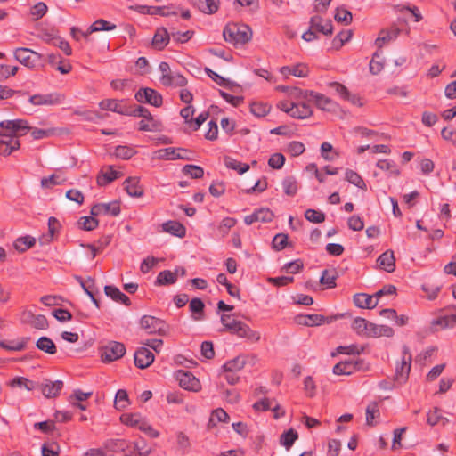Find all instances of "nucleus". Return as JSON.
Here are the masks:
<instances>
[{"label": "nucleus", "instance_id": "nucleus-1", "mask_svg": "<svg viewBox=\"0 0 456 456\" xmlns=\"http://www.w3.org/2000/svg\"><path fill=\"white\" fill-rule=\"evenodd\" d=\"M224 326L222 331L229 332L240 338H247L251 342H258L260 340V333L253 330L245 322L232 318L231 314H223L220 318Z\"/></svg>", "mask_w": 456, "mask_h": 456}, {"label": "nucleus", "instance_id": "nucleus-2", "mask_svg": "<svg viewBox=\"0 0 456 456\" xmlns=\"http://www.w3.org/2000/svg\"><path fill=\"white\" fill-rule=\"evenodd\" d=\"M223 37L233 45H245L251 40L252 30L245 24L228 23L224 28Z\"/></svg>", "mask_w": 456, "mask_h": 456}, {"label": "nucleus", "instance_id": "nucleus-3", "mask_svg": "<svg viewBox=\"0 0 456 456\" xmlns=\"http://www.w3.org/2000/svg\"><path fill=\"white\" fill-rule=\"evenodd\" d=\"M2 132L0 136L8 140L18 139V137L27 134L31 127L26 119L4 120L0 122Z\"/></svg>", "mask_w": 456, "mask_h": 456}, {"label": "nucleus", "instance_id": "nucleus-4", "mask_svg": "<svg viewBox=\"0 0 456 456\" xmlns=\"http://www.w3.org/2000/svg\"><path fill=\"white\" fill-rule=\"evenodd\" d=\"M140 327L145 330L148 335L167 336L170 331V326L162 319L152 315H143L140 319Z\"/></svg>", "mask_w": 456, "mask_h": 456}, {"label": "nucleus", "instance_id": "nucleus-5", "mask_svg": "<svg viewBox=\"0 0 456 456\" xmlns=\"http://www.w3.org/2000/svg\"><path fill=\"white\" fill-rule=\"evenodd\" d=\"M13 55L16 61L29 69L37 68L43 58L39 53L26 47L15 49Z\"/></svg>", "mask_w": 456, "mask_h": 456}, {"label": "nucleus", "instance_id": "nucleus-6", "mask_svg": "<svg viewBox=\"0 0 456 456\" xmlns=\"http://www.w3.org/2000/svg\"><path fill=\"white\" fill-rule=\"evenodd\" d=\"M411 364V354L408 346H403L401 362L395 367V380L398 384L404 383L409 377Z\"/></svg>", "mask_w": 456, "mask_h": 456}, {"label": "nucleus", "instance_id": "nucleus-7", "mask_svg": "<svg viewBox=\"0 0 456 456\" xmlns=\"http://www.w3.org/2000/svg\"><path fill=\"white\" fill-rule=\"evenodd\" d=\"M126 354L125 345L121 342L110 341L101 350L103 362H110L120 359Z\"/></svg>", "mask_w": 456, "mask_h": 456}, {"label": "nucleus", "instance_id": "nucleus-8", "mask_svg": "<svg viewBox=\"0 0 456 456\" xmlns=\"http://www.w3.org/2000/svg\"><path fill=\"white\" fill-rule=\"evenodd\" d=\"M366 366L362 359L348 360L340 362L333 367V373L336 375H351L357 370H365Z\"/></svg>", "mask_w": 456, "mask_h": 456}, {"label": "nucleus", "instance_id": "nucleus-9", "mask_svg": "<svg viewBox=\"0 0 456 456\" xmlns=\"http://www.w3.org/2000/svg\"><path fill=\"white\" fill-rule=\"evenodd\" d=\"M134 98L138 102L148 103L154 107H160L163 104L162 95L150 87L139 89L135 93Z\"/></svg>", "mask_w": 456, "mask_h": 456}, {"label": "nucleus", "instance_id": "nucleus-10", "mask_svg": "<svg viewBox=\"0 0 456 456\" xmlns=\"http://www.w3.org/2000/svg\"><path fill=\"white\" fill-rule=\"evenodd\" d=\"M294 90L298 91L304 98L310 96L314 101L316 106L322 110L332 111L336 108V103L322 94L308 90L302 91L297 88H294Z\"/></svg>", "mask_w": 456, "mask_h": 456}, {"label": "nucleus", "instance_id": "nucleus-11", "mask_svg": "<svg viewBox=\"0 0 456 456\" xmlns=\"http://www.w3.org/2000/svg\"><path fill=\"white\" fill-rule=\"evenodd\" d=\"M175 379L178 380L180 387L186 390L198 391L200 388L199 379L188 370H177L175 372Z\"/></svg>", "mask_w": 456, "mask_h": 456}, {"label": "nucleus", "instance_id": "nucleus-12", "mask_svg": "<svg viewBox=\"0 0 456 456\" xmlns=\"http://www.w3.org/2000/svg\"><path fill=\"white\" fill-rule=\"evenodd\" d=\"M120 213V205L119 201H112L110 203H100L94 204L90 210V214L92 216H100L102 214L110 215L112 216H117Z\"/></svg>", "mask_w": 456, "mask_h": 456}, {"label": "nucleus", "instance_id": "nucleus-13", "mask_svg": "<svg viewBox=\"0 0 456 456\" xmlns=\"http://www.w3.org/2000/svg\"><path fill=\"white\" fill-rule=\"evenodd\" d=\"M153 353L145 346L139 347L134 353V365L139 369H146L154 362Z\"/></svg>", "mask_w": 456, "mask_h": 456}, {"label": "nucleus", "instance_id": "nucleus-14", "mask_svg": "<svg viewBox=\"0 0 456 456\" xmlns=\"http://www.w3.org/2000/svg\"><path fill=\"white\" fill-rule=\"evenodd\" d=\"M63 96L58 93H51L47 94H34L30 96L29 102L36 106L41 105H55L61 102Z\"/></svg>", "mask_w": 456, "mask_h": 456}, {"label": "nucleus", "instance_id": "nucleus-15", "mask_svg": "<svg viewBox=\"0 0 456 456\" xmlns=\"http://www.w3.org/2000/svg\"><path fill=\"white\" fill-rule=\"evenodd\" d=\"M99 107L103 110H110L121 115H126L128 112V106L124 104V101L115 99H105L100 102Z\"/></svg>", "mask_w": 456, "mask_h": 456}, {"label": "nucleus", "instance_id": "nucleus-16", "mask_svg": "<svg viewBox=\"0 0 456 456\" xmlns=\"http://www.w3.org/2000/svg\"><path fill=\"white\" fill-rule=\"evenodd\" d=\"M190 4L205 14H214L219 9V0H189Z\"/></svg>", "mask_w": 456, "mask_h": 456}, {"label": "nucleus", "instance_id": "nucleus-17", "mask_svg": "<svg viewBox=\"0 0 456 456\" xmlns=\"http://www.w3.org/2000/svg\"><path fill=\"white\" fill-rule=\"evenodd\" d=\"M153 159H191L189 156H181L175 148H164L157 150L153 152Z\"/></svg>", "mask_w": 456, "mask_h": 456}, {"label": "nucleus", "instance_id": "nucleus-18", "mask_svg": "<svg viewBox=\"0 0 456 456\" xmlns=\"http://www.w3.org/2000/svg\"><path fill=\"white\" fill-rule=\"evenodd\" d=\"M124 188L131 197L140 198L143 195V188L140 185L138 177H128L124 183Z\"/></svg>", "mask_w": 456, "mask_h": 456}, {"label": "nucleus", "instance_id": "nucleus-19", "mask_svg": "<svg viewBox=\"0 0 456 456\" xmlns=\"http://www.w3.org/2000/svg\"><path fill=\"white\" fill-rule=\"evenodd\" d=\"M104 293L116 302H120L126 306L131 305L130 298L113 285H106L104 287Z\"/></svg>", "mask_w": 456, "mask_h": 456}, {"label": "nucleus", "instance_id": "nucleus-20", "mask_svg": "<svg viewBox=\"0 0 456 456\" xmlns=\"http://www.w3.org/2000/svg\"><path fill=\"white\" fill-rule=\"evenodd\" d=\"M374 296L365 293H357L354 296V303L357 307L373 309L378 305V299Z\"/></svg>", "mask_w": 456, "mask_h": 456}, {"label": "nucleus", "instance_id": "nucleus-21", "mask_svg": "<svg viewBox=\"0 0 456 456\" xmlns=\"http://www.w3.org/2000/svg\"><path fill=\"white\" fill-rule=\"evenodd\" d=\"M322 18L318 15L312 17L310 20L311 28H314L323 35L330 36L333 33L331 20H327L325 24L322 23Z\"/></svg>", "mask_w": 456, "mask_h": 456}, {"label": "nucleus", "instance_id": "nucleus-22", "mask_svg": "<svg viewBox=\"0 0 456 456\" xmlns=\"http://www.w3.org/2000/svg\"><path fill=\"white\" fill-rule=\"evenodd\" d=\"M377 262L380 268L385 270L387 273H392L395 268V258L394 256V252L392 250H387L383 254H381Z\"/></svg>", "mask_w": 456, "mask_h": 456}, {"label": "nucleus", "instance_id": "nucleus-23", "mask_svg": "<svg viewBox=\"0 0 456 456\" xmlns=\"http://www.w3.org/2000/svg\"><path fill=\"white\" fill-rule=\"evenodd\" d=\"M63 387V382L61 380L51 381L46 380L45 384L42 385V393L47 398L56 397Z\"/></svg>", "mask_w": 456, "mask_h": 456}, {"label": "nucleus", "instance_id": "nucleus-24", "mask_svg": "<svg viewBox=\"0 0 456 456\" xmlns=\"http://www.w3.org/2000/svg\"><path fill=\"white\" fill-rule=\"evenodd\" d=\"M121 176V173L113 169L112 166L108 167V171L102 170L97 175L96 182L99 186H105Z\"/></svg>", "mask_w": 456, "mask_h": 456}, {"label": "nucleus", "instance_id": "nucleus-25", "mask_svg": "<svg viewBox=\"0 0 456 456\" xmlns=\"http://www.w3.org/2000/svg\"><path fill=\"white\" fill-rule=\"evenodd\" d=\"M162 229L164 232L179 238H183L186 233L184 225L177 221H167L163 223Z\"/></svg>", "mask_w": 456, "mask_h": 456}, {"label": "nucleus", "instance_id": "nucleus-26", "mask_svg": "<svg viewBox=\"0 0 456 456\" xmlns=\"http://www.w3.org/2000/svg\"><path fill=\"white\" fill-rule=\"evenodd\" d=\"M400 28L396 26H391L387 29H383L379 32L376 44L379 47L382 46V44L387 43L393 39H395L400 34Z\"/></svg>", "mask_w": 456, "mask_h": 456}, {"label": "nucleus", "instance_id": "nucleus-27", "mask_svg": "<svg viewBox=\"0 0 456 456\" xmlns=\"http://www.w3.org/2000/svg\"><path fill=\"white\" fill-rule=\"evenodd\" d=\"M178 272L179 269H176L175 272H171L170 270H164L160 272L157 276L155 284L159 286H167L175 283L177 281Z\"/></svg>", "mask_w": 456, "mask_h": 456}, {"label": "nucleus", "instance_id": "nucleus-28", "mask_svg": "<svg viewBox=\"0 0 456 456\" xmlns=\"http://www.w3.org/2000/svg\"><path fill=\"white\" fill-rule=\"evenodd\" d=\"M297 322L305 326H317L323 323L326 320L324 315L318 314H312L307 315H297L296 317Z\"/></svg>", "mask_w": 456, "mask_h": 456}, {"label": "nucleus", "instance_id": "nucleus-29", "mask_svg": "<svg viewBox=\"0 0 456 456\" xmlns=\"http://www.w3.org/2000/svg\"><path fill=\"white\" fill-rule=\"evenodd\" d=\"M369 332L367 336L370 337H393L394 336V330L387 326V325H378L375 323L370 322V325H369Z\"/></svg>", "mask_w": 456, "mask_h": 456}, {"label": "nucleus", "instance_id": "nucleus-30", "mask_svg": "<svg viewBox=\"0 0 456 456\" xmlns=\"http://www.w3.org/2000/svg\"><path fill=\"white\" fill-rule=\"evenodd\" d=\"M169 39L170 36L166 28H158L152 38V45L158 50H163Z\"/></svg>", "mask_w": 456, "mask_h": 456}, {"label": "nucleus", "instance_id": "nucleus-31", "mask_svg": "<svg viewBox=\"0 0 456 456\" xmlns=\"http://www.w3.org/2000/svg\"><path fill=\"white\" fill-rule=\"evenodd\" d=\"M281 73L284 76L293 75L297 77H305L308 75V68L302 63L292 67L284 66L281 68Z\"/></svg>", "mask_w": 456, "mask_h": 456}, {"label": "nucleus", "instance_id": "nucleus-32", "mask_svg": "<svg viewBox=\"0 0 456 456\" xmlns=\"http://www.w3.org/2000/svg\"><path fill=\"white\" fill-rule=\"evenodd\" d=\"M313 115L312 108L305 102L293 103V112L291 117L294 118L304 119Z\"/></svg>", "mask_w": 456, "mask_h": 456}, {"label": "nucleus", "instance_id": "nucleus-33", "mask_svg": "<svg viewBox=\"0 0 456 456\" xmlns=\"http://www.w3.org/2000/svg\"><path fill=\"white\" fill-rule=\"evenodd\" d=\"M36 346L38 350L48 354H55L57 352V347L54 342L48 337L39 338L36 342Z\"/></svg>", "mask_w": 456, "mask_h": 456}, {"label": "nucleus", "instance_id": "nucleus-34", "mask_svg": "<svg viewBox=\"0 0 456 456\" xmlns=\"http://www.w3.org/2000/svg\"><path fill=\"white\" fill-rule=\"evenodd\" d=\"M31 326L37 330H46L49 326L46 317L43 314H34L32 312L25 314Z\"/></svg>", "mask_w": 456, "mask_h": 456}, {"label": "nucleus", "instance_id": "nucleus-35", "mask_svg": "<svg viewBox=\"0 0 456 456\" xmlns=\"http://www.w3.org/2000/svg\"><path fill=\"white\" fill-rule=\"evenodd\" d=\"M338 276V272L335 269H325L322 271V276L320 278V283L329 289H333L337 286L336 280Z\"/></svg>", "mask_w": 456, "mask_h": 456}, {"label": "nucleus", "instance_id": "nucleus-36", "mask_svg": "<svg viewBox=\"0 0 456 456\" xmlns=\"http://www.w3.org/2000/svg\"><path fill=\"white\" fill-rule=\"evenodd\" d=\"M140 12L142 13H148L151 15H160L164 17H167L170 15H176V12H169L167 6H139Z\"/></svg>", "mask_w": 456, "mask_h": 456}, {"label": "nucleus", "instance_id": "nucleus-37", "mask_svg": "<svg viewBox=\"0 0 456 456\" xmlns=\"http://www.w3.org/2000/svg\"><path fill=\"white\" fill-rule=\"evenodd\" d=\"M246 360L241 356H237L232 360L226 362L223 365L224 372H237L244 368Z\"/></svg>", "mask_w": 456, "mask_h": 456}, {"label": "nucleus", "instance_id": "nucleus-38", "mask_svg": "<svg viewBox=\"0 0 456 456\" xmlns=\"http://www.w3.org/2000/svg\"><path fill=\"white\" fill-rule=\"evenodd\" d=\"M128 112L129 113H127L126 116L142 117L147 119L148 121L155 120L153 118V116L149 111V110L141 105L128 106Z\"/></svg>", "mask_w": 456, "mask_h": 456}, {"label": "nucleus", "instance_id": "nucleus-39", "mask_svg": "<svg viewBox=\"0 0 456 456\" xmlns=\"http://www.w3.org/2000/svg\"><path fill=\"white\" fill-rule=\"evenodd\" d=\"M377 167L381 170H385L390 173L391 175L397 177L400 175L401 171L397 167L396 164L389 159H379L377 164Z\"/></svg>", "mask_w": 456, "mask_h": 456}, {"label": "nucleus", "instance_id": "nucleus-40", "mask_svg": "<svg viewBox=\"0 0 456 456\" xmlns=\"http://www.w3.org/2000/svg\"><path fill=\"white\" fill-rule=\"evenodd\" d=\"M189 307H190V311L193 314H197V315L193 316V318L195 320H200L203 318L205 305L200 298H198V297L192 298L190 301Z\"/></svg>", "mask_w": 456, "mask_h": 456}, {"label": "nucleus", "instance_id": "nucleus-41", "mask_svg": "<svg viewBox=\"0 0 456 456\" xmlns=\"http://www.w3.org/2000/svg\"><path fill=\"white\" fill-rule=\"evenodd\" d=\"M271 105L261 102H255L250 104V112L258 118L266 116L271 110Z\"/></svg>", "mask_w": 456, "mask_h": 456}, {"label": "nucleus", "instance_id": "nucleus-42", "mask_svg": "<svg viewBox=\"0 0 456 456\" xmlns=\"http://www.w3.org/2000/svg\"><path fill=\"white\" fill-rule=\"evenodd\" d=\"M297 438V432L293 428H289L288 431L281 434L280 443L289 450Z\"/></svg>", "mask_w": 456, "mask_h": 456}, {"label": "nucleus", "instance_id": "nucleus-43", "mask_svg": "<svg viewBox=\"0 0 456 456\" xmlns=\"http://www.w3.org/2000/svg\"><path fill=\"white\" fill-rule=\"evenodd\" d=\"M96 216H82L77 222L78 228L85 231H93L97 228L99 221L95 218Z\"/></svg>", "mask_w": 456, "mask_h": 456}, {"label": "nucleus", "instance_id": "nucleus-44", "mask_svg": "<svg viewBox=\"0 0 456 456\" xmlns=\"http://www.w3.org/2000/svg\"><path fill=\"white\" fill-rule=\"evenodd\" d=\"M427 421L431 426H435L438 423H441L443 426H445L448 423V419L442 416L441 410L437 407H435L433 411L428 413Z\"/></svg>", "mask_w": 456, "mask_h": 456}, {"label": "nucleus", "instance_id": "nucleus-45", "mask_svg": "<svg viewBox=\"0 0 456 456\" xmlns=\"http://www.w3.org/2000/svg\"><path fill=\"white\" fill-rule=\"evenodd\" d=\"M224 165L226 167L236 170L239 174H244L249 169V166L248 164L241 163L231 157L224 158Z\"/></svg>", "mask_w": 456, "mask_h": 456}, {"label": "nucleus", "instance_id": "nucleus-46", "mask_svg": "<svg viewBox=\"0 0 456 456\" xmlns=\"http://www.w3.org/2000/svg\"><path fill=\"white\" fill-rule=\"evenodd\" d=\"M115 28V24H111L110 22L103 19H99L89 27V33H94L98 31H109L114 29Z\"/></svg>", "mask_w": 456, "mask_h": 456}, {"label": "nucleus", "instance_id": "nucleus-47", "mask_svg": "<svg viewBox=\"0 0 456 456\" xmlns=\"http://www.w3.org/2000/svg\"><path fill=\"white\" fill-rule=\"evenodd\" d=\"M114 404L117 410L122 411L126 409L129 404L128 394L125 389L118 390Z\"/></svg>", "mask_w": 456, "mask_h": 456}, {"label": "nucleus", "instance_id": "nucleus-48", "mask_svg": "<svg viewBox=\"0 0 456 456\" xmlns=\"http://www.w3.org/2000/svg\"><path fill=\"white\" fill-rule=\"evenodd\" d=\"M346 180L360 189L366 190V183L363 179L354 170L347 169L346 171Z\"/></svg>", "mask_w": 456, "mask_h": 456}, {"label": "nucleus", "instance_id": "nucleus-49", "mask_svg": "<svg viewBox=\"0 0 456 456\" xmlns=\"http://www.w3.org/2000/svg\"><path fill=\"white\" fill-rule=\"evenodd\" d=\"M36 243V240L30 236L18 238L15 240L14 247L20 252H25L32 248Z\"/></svg>", "mask_w": 456, "mask_h": 456}, {"label": "nucleus", "instance_id": "nucleus-50", "mask_svg": "<svg viewBox=\"0 0 456 456\" xmlns=\"http://www.w3.org/2000/svg\"><path fill=\"white\" fill-rule=\"evenodd\" d=\"M353 36L352 30L340 31L332 40V45L335 49L341 48L345 43L348 42Z\"/></svg>", "mask_w": 456, "mask_h": 456}, {"label": "nucleus", "instance_id": "nucleus-51", "mask_svg": "<svg viewBox=\"0 0 456 456\" xmlns=\"http://www.w3.org/2000/svg\"><path fill=\"white\" fill-rule=\"evenodd\" d=\"M3 141H5L3 148H0V154L3 156H9L12 151L20 149V143L18 139H2Z\"/></svg>", "mask_w": 456, "mask_h": 456}, {"label": "nucleus", "instance_id": "nucleus-52", "mask_svg": "<svg viewBox=\"0 0 456 456\" xmlns=\"http://www.w3.org/2000/svg\"><path fill=\"white\" fill-rule=\"evenodd\" d=\"M282 186H283L285 194L288 196H295L298 190L297 182L292 176L286 177L282 181Z\"/></svg>", "mask_w": 456, "mask_h": 456}, {"label": "nucleus", "instance_id": "nucleus-53", "mask_svg": "<svg viewBox=\"0 0 456 456\" xmlns=\"http://www.w3.org/2000/svg\"><path fill=\"white\" fill-rule=\"evenodd\" d=\"M166 82H164L165 86H179L183 87L186 86L187 79L181 75L180 73H175L174 76L165 77Z\"/></svg>", "mask_w": 456, "mask_h": 456}, {"label": "nucleus", "instance_id": "nucleus-54", "mask_svg": "<svg viewBox=\"0 0 456 456\" xmlns=\"http://www.w3.org/2000/svg\"><path fill=\"white\" fill-rule=\"evenodd\" d=\"M384 69V59L379 53H375L370 62V71L373 75L379 74Z\"/></svg>", "mask_w": 456, "mask_h": 456}, {"label": "nucleus", "instance_id": "nucleus-55", "mask_svg": "<svg viewBox=\"0 0 456 456\" xmlns=\"http://www.w3.org/2000/svg\"><path fill=\"white\" fill-rule=\"evenodd\" d=\"M334 19L337 22L344 23L345 25H349L352 22L353 16L351 12L343 8L338 7L336 10V13L334 15Z\"/></svg>", "mask_w": 456, "mask_h": 456}, {"label": "nucleus", "instance_id": "nucleus-56", "mask_svg": "<svg viewBox=\"0 0 456 456\" xmlns=\"http://www.w3.org/2000/svg\"><path fill=\"white\" fill-rule=\"evenodd\" d=\"M135 153L136 151L134 148L126 145L117 146L114 152L116 157L122 159H130Z\"/></svg>", "mask_w": 456, "mask_h": 456}, {"label": "nucleus", "instance_id": "nucleus-57", "mask_svg": "<svg viewBox=\"0 0 456 456\" xmlns=\"http://www.w3.org/2000/svg\"><path fill=\"white\" fill-rule=\"evenodd\" d=\"M369 325H370V322H368L364 318L357 317L354 320L352 328L358 333V334H364L368 335L369 332Z\"/></svg>", "mask_w": 456, "mask_h": 456}, {"label": "nucleus", "instance_id": "nucleus-58", "mask_svg": "<svg viewBox=\"0 0 456 456\" xmlns=\"http://www.w3.org/2000/svg\"><path fill=\"white\" fill-rule=\"evenodd\" d=\"M65 181V177H61L60 175L53 174L50 176L43 177L41 179V186L43 188H50L53 185L61 184Z\"/></svg>", "mask_w": 456, "mask_h": 456}, {"label": "nucleus", "instance_id": "nucleus-59", "mask_svg": "<svg viewBox=\"0 0 456 456\" xmlns=\"http://www.w3.org/2000/svg\"><path fill=\"white\" fill-rule=\"evenodd\" d=\"M305 217L309 222L314 224H320L325 221V214L323 212L312 208L305 210Z\"/></svg>", "mask_w": 456, "mask_h": 456}, {"label": "nucleus", "instance_id": "nucleus-60", "mask_svg": "<svg viewBox=\"0 0 456 456\" xmlns=\"http://www.w3.org/2000/svg\"><path fill=\"white\" fill-rule=\"evenodd\" d=\"M183 172L194 179L201 178L204 175V169L196 165H185L183 168Z\"/></svg>", "mask_w": 456, "mask_h": 456}, {"label": "nucleus", "instance_id": "nucleus-61", "mask_svg": "<svg viewBox=\"0 0 456 456\" xmlns=\"http://www.w3.org/2000/svg\"><path fill=\"white\" fill-rule=\"evenodd\" d=\"M288 235L285 233H278L276 234L272 241L273 248L281 251L286 248L288 245Z\"/></svg>", "mask_w": 456, "mask_h": 456}, {"label": "nucleus", "instance_id": "nucleus-62", "mask_svg": "<svg viewBox=\"0 0 456 456\" xmlns=\"http://www.w3.org/2000/svg\"><path fill=\"white\" fill-rule=\"evenodd\" d=\"M229 419L230 417L227 412L224 409L218 408L212 411L209 424L213 423V425H216L215 420H216V422H228Z\"/></svg>", "mask_w": 456, "mask_h": 456}, {"label": "nucleus", "instance_id": "nucleus-63", "mask_svg": "<svg viewBox=\"0 0 456 456\" xmlns=\"http://www.w3.org/2000/svg\"><path fill=\"white\" fill-rule=\"evenodd\" d=\"M12 387H24L27 390L30 391L34 389V382L24 377H16L10 381Z\"/></svg>", "mask_w": 456, "mask_h": 456}, {"label": "nucleus", "instance_id": "nucleus-64", "mask_svg": "<svg viewBox=\"0 0 456 456\" xmlns=\"http://www.w3.org/2000/svg\"><path fill=\"white\" fill-rule=\"evenodd\" d=\"M60 446L57 443H45L42 445V456H59Z\"/></svg>", "mask_w": 456, "mask_h": 456}]
</instances>
